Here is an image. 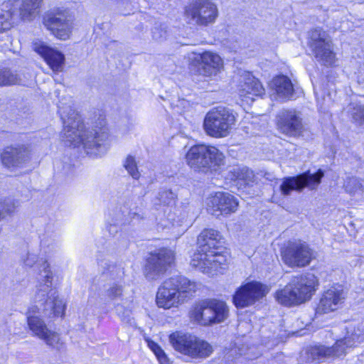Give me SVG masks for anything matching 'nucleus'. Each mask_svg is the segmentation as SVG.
I'll return each mask as SVG.
<instances>
[{"instance_id": "4be33fe9", "label": "nucleus", "mask_w": 364, "mask_h": 364, "mask_svg": "<svg viewBox=\"0 0 364 364\" xmlns=\"http://www.w3.org/2000/svg\"><path fill=\"white\" fill-rule=\"evenodd\" d=\"M192 61L197 63L199 73L204 76L216 75L223 65L220 55L210 51L195 55Z\"/></svg>"}, {"instance_id": "dca6fc26", "label": "nucleus", "mask_w": 364, "mask_h": 364, "mask_svg": "<svg viewBox=\"0 0 364 364\" xmlns=\"http://www.w3.org/2000/svg\"><path fill=\"white\" fill-rule=\"evenodd\" d=\"M26 323L32 336L39 338L53 348L60 350L63 347L59 333L49 328L41 317L30 316Z\"/></svg>"}, {"instance_id": "1a4fd4ad", "label": "nucleus", "mask_w": 364, "mask_h": 364, "mask_svg": "<svg viewBox=\"0 0 364 364\" xmlns=\"http://www.w3.org/2000/svg\"><path fill=\"white\" fill-rule=\"evenodd\" d=\"M229 315L227 304L215 299H207L199 301L192 312V317L203 326L220 323L225 321Z\"/></svg>"}, {"instance_id": "2f4dec72", "label": "nucleus", "mask_w": 364, "mask_h": 364, "mask_svg": "<svg viewBox=\"0 0 364 364\" xmlns=\"http://www.w3.org/2000/svg\"><path fill=\"white\" fill-rule=\"evenodd\" d=\"M330 347L324 346H315L309 348L306 351L309 362H321L326 358L331 357Z\"/></svg>"}, {"instance_id": "9b49d317", "label": "nucleus", "mask_w": 364, "mask_h": 364, "mask_svg": "<svg viewBox=\"0 0 364 364\" xmlns=\"http://www.w3.org/2000/svg\"><path fill=\"white\" fill-rule=\"evenodd\" d=\"M218 16L217 6L208 0H196L186 6L185 17L188 23L198 26L213 23Z\"/></svg>"}, {"instance_id": "423d86ee", "label": "nucleus", "mask_w": 364, "mask_h": 364, "mask_svg": "<svg viewBox=\"0 0 364 364\" xmlns=\"http://www.w3.org/2000/svg\"><path fill=\"white\" fill-rule=\"evenodd\" d=\"M236 122L232 110L225 107H218L210 110L203 120V129L205 134L214 138L228 136Z\"/></svg>"}, {"instance_id": "412c9836", "label": "nucleus", "mask_w": 364, "mask_h": 364, "mask_svg": "<svg viewBox=\"0 0 364 364\" xmlns=\"http://www.w3.org/2000/svg\"><path fill=\"white\" fill-rule=\"evenodd\" d=\"M33 50L39 54L53 72H61L65 63V55L58 50L47 46L43 42H34Z\"/></svg>"}, {"instance_id": "37998d69", "label": "nucleus", "mask_w": 364, "mask_h": 364, "mask_svg": "<svg viewBox=\"0 0 364 364\" xmlns=\"http://www.w3.org/2000/svg\"><path fill=\"white\" fill-rule=\"evenodd\" d=\"M149 346L155 355L157 353H161V351L163 350L157 343L153 341L149 343Z\"/></svg>"}, {"instance_id": "f8f14e48", "label": "nucleus", "mask_w": 364, "mask_h": 364, "mask_svg": "<svg viewBox=\"0 0 364 364\" xmlns=\"http://www.w3.org/2000/svg\"><path fill=\"white\" fill-rule=\"evenodd\" d=\"M309 46L318 61L327 65L334 63L335 54L332 50L331 41L324 31L320 28L311 31Z\"/></svg>"}, {"instance_id": "f3484780", "label": "nucleus", "mask_w": 364, "mask_h": 364, "mask_svg": "<svg viewBox=\"0 0 364 364\" xmlns=\"http://www.w3.org/2000/svg\"><path fill=\"white\" fill-rule=\"evenodd\" d=\"M31 159V149L27 144H16L6 146L1 153L2 164L14 170L23 167Z\"/></svg>"}, {"instance_id": "ddd939ff", "label": "nucleus", "mask_w": 364, "mask_h": 364, "mask_svg": "<svg viewBox=\"0 0 364 364\" xmlns=\"http://www.w3.org/2000/svg\"><path fill=\"white\" fill-rule=\"evenodd\" d=\"M323 172L319 169L316 173L307 171L296 176L285 178L280 186L283 195L288 196L292 191H301L304 188L315 190L321 183Z\"/></svg>"}, {"instance_id": "2eb2a0df", "label": "nucleus", "mask_w": 364, "mask_h": 364, "mask_svg": "<svg viewBox=\"0 0 364 364\" xmlns=\"http://www.w3.org/2000/svg\"><path fill=\"white\" fill-rule=\"evenodd\" d=\"M175 257L174 251L167 248L160 249L158 252L151 253L145 266L146 277L149 279H158L174 262Z\"/></svg>"}, {"instance_id": "cd10ccee", "label": "nucleus", "mask_w": 364, "mask_h": 364, "mask_svg": "<svg viewBox=\"0 0 364 364\" xmlns=\"http://www.w3.org/2000/svg\"><path fill=\"white\" fill-rule=\"evenodd\" d=\"M193 344L189 346L187 355L192 359H205L209 357L213 351L212 346L207 341L195 336Z\"/></svg>"}, {"instance_id": "f03ea898", "label": "nucleus", "mask_w": 364, "mask_h": 364, "mask_svg": "<svg viewBox=\"0 0 364 364\" xmlns=\"http://www.w3.org/2000/svg\"><path fill=\"white\" fill-rule=\"evenodd\" d=\"M222 237L213 229H205L198 237V248L191 260L193 267L209 276L222 274L227 267Z\"/></svg>"}, {"instance_id": "a878e982", "label": "nucleus", "mask_w": 364, "mask_h": 364, "mask_svg": "<svg viewBox=\"0 0 364 364\" xmlns=\"http://www.w3.org/2000/svg\"><path fill=\"white\" fill-rule=\"evenodd\" d=\"M270 86L275 91L277 97L282 100H289L294 94V88L291 80L284 75L274 77Z\"/></svg>"}, {"instance_id": "c85d7f7f", "label": "nucleus", "mask_w": 364, "mask_h": 364, "mask_svg": "<svg viewBox=\"0 0 364 364\" xmlns=\"http://www.w3.org/2000/svg\"><path fill=\"white\" fill-rule=\"evenodd\" d=\"M196 336L182 332H174L169 336V342L175 350L187 355L189 346L193 343Z\"/></svg>"}, {"instance_id": "ea45409f", "label": "nucleus", "mask_w": 364, "mask_h": 364, "mask_svg": "<svg viewBox=\"0 0 364 364\" xmlns=\"http://www.w3.org/2000/svg\"><path fill=\"white\" fill-rule=\"evenodd\" d=\"M152 37L156 41H163L168 37L166 26L160 24L156 26L152 30Z\"/></svg>"}, {"instance_id": "473e14b6", "label": "nucleus", "mask_w": 364, "mask_h": 364, "mask_svg": "<svg viewBox=\"0 0 364 364\" xmlns=\"http://www.w3.org/2000/svg\"><path fill=\"white\" fill-rule=\"evenodd\" d=\"M21 79L16 72L8 68H0V86H11L20 84Z\"/></svg>"}, {"instance_id": "58836bf2", "label": "nucleus", "mask_w": 364, "mask_h": 364, "mask_svg": "<svg viewBox=\"0 0 364 364\" xmlns=\"http://www.w3.org/2000/svg\"><path fill=\"white\" fill-rule=\"evenodd\" d=\"M124 166L133 178L138 179L139 178L140 173L138 171L137 164L134 157L132 156H128L124 163Z\"/></svg>"}, {"instance_id": "a211bd4d", "label": "nucleus", "mask_w": 364, "mask_h": 364, "mask_svg": "<svg viewBox=\"0 0 364 364\" xmlns=\"http://www.w3.org/2000/svg\"><path fill=\"white\" fill-rule=\"evenodd\" d=\"M105 299L114 304V309L117 314L121 318L122 321L130 325L134 324V320L131 318V311L124 309L122 305L119 303L124 300V286L117 282L108 284L104 291Z\"/></svg>"}, {"instance_id": "72a5a7b5", "label": "nucleus", "mask_w": 364, "mask_h": 364, "mask_svg": "<svg viewBox=\"0 0 364 364\" xmlns=\"http://www.w3.org/2000/svg\"><path fill=\"white\" fill-rule=\"evenodd\" d=\"M343 188L346 193L351 196L360 195L364 192L362 181L354 176H348L344 181Z\"/></svg>"}, {"instance_id": "20e7f679", "label": "nucleus", "mask_w": 364, "mask_h": 364, "mask_svg": "<svg viewBox=\"0 0 364 364\" xmlns=\"http://www.w3.org/2000/svg\"><path fill=\"white\" fill-rule=\"evenodd\" d=\"M196 290V284L183 276L171 277L159 287L156 302L159 308L177 307L189 299Z\"/></svg>"}, {"instance_id": "79ce46f5", "label": "nucleus", "mask_w": 364, "mask_h": 364, "mask_svg": "<svg viewBox=\"0 0 364 364\" xmlns=\"http://www.w3.org/2000/svg\"><path fill=\"white\" fill-rule=\"evenodd\" d=\"M156 356L160 364H170V360L164 353V350L161 351V353L156 354Z\"/></svg>"}, {"instance_id": "4c0bfd02", "label": "nucleus", "mask_w": 364, "mask_h": 364, "mask_svg": "<svg viewBox=\"0 0 364 364\" xmlns=\"http://www.w3.org/2000/svg\"><path fill=\"white\" fill-rule=\"evenodd\" d=\"M157 199L165 205H171L176 202V195L170 189H163L158 193Z\"/></svg>"}, {"instance_id": "393cba45", "label": "nucleus", "mask_w": 364, "mask_h": 364, "mask_svg": "<svg viewBox=\"0 0 364 364\" xmlns=\"http://www.w3.org/2000/svg\"><path fill=\"white\" fill-rule=\"evenodd\" d=\"M226 179L236 181L240 185H250L254 182L255 174L249 168L243 166H233L230 167Z\"/></svg>"}, {"instance_id": "c9c22d12", "label": "nucleus", "mask_w": 364, "mask_h": 364, "mask_svg": "<svg viewBox=\"0 0 364 364\" xmlns=\"http://www.w3.org/2000/svg\"><path fill=\"white\" fill-rule=\"evenodd\" d=\"M347 109L349 115L355 122L360 124L364 123V107L363 105L351 103Z\"/></svg>"}, {"instance_id": "4468645a", "label": "nucleus", "mask_w": 364, "mask_h": 364, "mask_svg": "<svg viewBox=\"0 0 364 364\" xmlns=\"http://www.w3.org/2000/svg\"><path fill=\"white\" fill-rule=\"evenodd\" d=\"M269 290V287L261 282H247L237 289L233 296V302L237 308L251 306L265 296Z\"/></svg>"}, {"instance_id": "6ab92c4d", "label": "nucleus", "mask_w": 364, "mask_h": 364, "mask_svg": "<svg viewBox=\"0 0 364 364\" xmlns=\"http://www.w3.org/2000/svg\"><path fill=\"white\" fill-rule=\"evenodd\" d=\"M345 292L341 287H331L325 291L316 309V314H323L338 309L344 302Z\"/></svg>"}, {"instance_id": "f257e3e1", "label": "nucleus", "mask_w": 364, "mask_h": 364, "mask_svg": "<svg viewBox=\"0 0 364 364\" xmlns=\"http://www.w3.org/2000/svg\"><path fill=\"white\" fill-rule=\"evenodd\" d=\"M59 114L63 122L61 139L68 146H82L87 154L101 156L107 150L108 132L105 118L91 129H86L81 117L70 107H59Z\"/></svg>"}, {"instance_id": "f704fd0d", "label": "nucleus", "mask_w": 364, "mask_h": 364, "mask_svg": "<svg viewBox=\"0 0 364 364\" xmlns=\"http://www.w3.org/2000/svg\"><path fill=\"white\" fill-rule=\"evenodd\" d=\"M18 205V202L13 198L4 200L0 205V221L14 213Z\"/></svg>"}, {"instance_id": "0eeeda50", "label": "nucleus", "mask_w": 364, "mask_h": 364, "mask_svg": "<svg viewBox=\"0 0 364 364\" xmlns=\"http://www.w3.org/2000/svg\"><path fill=\"white\" fill-rule=\"evenodd\" d=\"M75 17L68 9L55 8L43 16L42 23L56 38L66 41L74 28Z\"/></svg>"}, {"instance_id": "9d476101", "label": "nucleus", "mask_w": 364, "mask_h": 364, "mask_svg": "<svg viewBox=\"0 0 364 364\" xmlns=\"http://www.w3.org/2000/svg\"><path fill=\"white\" fill-rule=\"evenodd\" d=\"M282 255L284 263L291 267H306L315 258L314 250L307 242L301 240L289 241Z\"/></svg>"}, {"instance_id": "5701e85b", "label": "nucleus", "mask_w": 364, "mask_h": 364, "mask_svg": "<svg viewBox=\"0 0 364 364\" xmlns=\"http://www.w3.org/2000/svg\"><path fill=\"white\" fill-rule=\"evenodd\" d=\"M277 125L279 130L289 136L299 135L303 128L301 119L294 110H282L277 115Z\"/></svg>"}, {"instance_id": "bb28decb", "label": "nucleus", "mask_w": 364, "mask_h": 364, "mask_svg": "<svg viewBox=\"0 0 364 364\" xmlns=\"http://www.w3.org/2000/svg\"><path fill=\"white\" fill-rule=\"evenodd\" d=\"M18 21L17 9L11 3L4 4L0 11V33L9 30Z\"/></svg>"}, {"instance_id": "a19ab883", "label": "nucleus", "mask_w": 364, "mask_h": 364, "mask_svg": "<svg viewBox=\"0 0 364 364\" xmlns=\"http://www.w3.org/2000/svg\"><path fill=\"white\" fill-rule=\"evenodd\" d=\"M39 313L40 308L37 305H31V306L28 307L26 313V320H28V318H30V316H39Z\"/></svg>"}, {"instance_id": "7c9ffc66", "label": "nucleus", "mask_w": 364, "mask_h": 364, "mask_svg": "<svg viewBox=\"0 0 364 364\" xmlns=\"http://www.w3.org/2000/svg\"><path fill=\"white\" fill-rule=\"evenodd\" d=\"M344 339L347 346L355 348L364 341V326L360 323H349L346 327Z\"/></svg>"}, {"instance_id": "6e6552de", "label": "nucleus", "mask_w": 364, "mask_h": 364, "mask_svg": "<svg viewBox=\"0 0 364 364\" xmlns=\"http://www.w3.org/2000/svg\"><path fill=\"white\" fill-rule=\"evenodd\" d=\"M224 159L223 154L218 148L205 144L191 146L186 155L187 164L195 171H202L220 166Z\"/></svg>"}, {"instance_id": "c03bdc74", "label": "nucleus", "mask_w": 364, "mask_h": 364, "mask_svg": "<svg viewBox=\"0 0 364 364\" xmlns=\"http://www.w3.org/2000/svg\"><path fill=\"white\" fill-rule=\"evenodd\" d=\"M110 269H111L109 271L111 272H120L121 271L120 268H118V267H117L115 266H110Z\"/></svg>"}, {"instance_id": "aec40b11", "label": "nucleus", "mask_w": 364, "mask_h": 364, "mask_svg": "<svg viewBox=\"0 0 364 364\" xmlns=\"http://www.w3.org/2000/svg\"><path fill=\"white\" fill-rule=\"evenodd\" d=\"M208 205L209 210L212 208V214L216 215L215 212L218 211L221 215H228L236 212L239 202L229 193L217 192L209 198Z\"/></svg>"}, {"instance_id": "39448f33", "label": "nucleus", "mask_w": 364, "mask_h": 364, "mask_svg": "<svg viewBox=\"0 0 364 364\" xmlns=\"http://www.w3.org/2000/svg\"><path fill=\"white\" fill-rule=\"evenodd\" d=\"M317 284V279L312 274L295 277L289 284L276 292L275 298L284 306L300 304L311 298Z\"/></svg>"}, {"instance_id": "b1692460", "label": "nucleus", "mask_w": 364, "mask_h": 364, "mask_svg": "<svg viewBox=\"0 0 364 364\" xmlns=\"http://www.w3.org/2000/svg\"><path fill=\"white\" fill-rule=\"evenodd\" d=\"M264 92V89L258 79L251 74L247 73L244 77L243 83L239 90V95L242 101L246 103L252 102L255 97L261 96Z\"/></svg>"}, {"instance_id": "e433bc0d", "label": "nucleus", "mask_w": 364, "mask_h": 364, "mask_svg": "<svg viewBox=\"0 0 364 364\" xmlns=\"http://www.w3.org/2000/svg\"><path fill=\"white\" fill-rule=\"evenodd\" d=\"M350 348H353L352 346H347L345 339L341 338L337 340L332 347H330L331 355L334 357L343 356L348 353V350Z\"/></svg>"}, {"instance_id": "c756f323", "label": "nucleus", "mask_w": 364, "mask_h": 364, "mask_svg": "<svg viewBox=\"0 0 364 364\" xmlns=\"http://www.w3.org/2000/svg\"><path fill=\"white\" fill-rule=\"evenodd\" d=\"M43 0H23L18 9L19 20L31 21L38 14Z\"/></svg>"}, {"instance_id": "7ed1b4c3", "label": "nucleus", "mask_w": 364, "mask_h": 364, "mask_svg": "<svg viewBox=\"0 0 364 364\" xmlns=\"http://www.w3.org/2000/svg\"><path fill=\"white\" fill-rule=\"evenodd\" d=\"M26 266L33 267L36 271L43 272L42 277L45 284L41 285L36 294V301L44 304L43 312L46 315L51 316H62L64 314L65 304L58 298L55 289L51 288L53 273L49 269V264L46 259L38 257L34 253L28 252L23 259Z\"/></svg>"}]
</instances>
